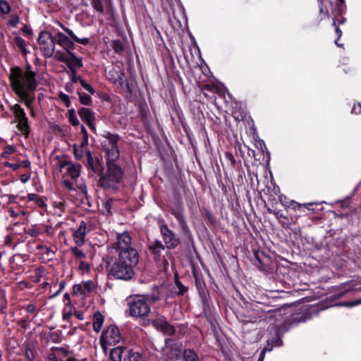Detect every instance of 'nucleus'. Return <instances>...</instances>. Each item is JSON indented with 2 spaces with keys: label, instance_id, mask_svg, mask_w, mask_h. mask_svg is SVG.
I'll list each match as a JSON object with an SVG mask.
<instances>
[{
  "label": "nucleus",
  "instance_id": "1",
  "mask_svg": "<svg viewBox=\"0 0 361 361\" xmlns=\"http://www.w3.org/2000/svg\"><path fill=\"white\" fill-rule=\"evenodd\" d=\"M9 80L14 93L20 100L29 106L30 101H35V91L38 86L36 73L31 69V66L27 63L26 69L19 66L11 68Z\"/></svg>",
  "mask_w": 361,
  "mask_h": 361
},
{
  "label": "nucleus",
  "instance_id": "2",
  "mask_svg": "<svg viewBox=\"0 0 361 361\" xmlns=\"http://www.w3.org/2000/svg\"><path fill=\"white\" fill-rule=\"evenodd\" d=\"M107 170L102 173L100 183L102 187L116 189L122 180L124 172L121 167L115 162L106 163Z\"/></svg>",
  "mask_w": 361,
  "mask_h": 361
},
{
  "label": "nucleus",
  "instance_id": "3",
  "mask_svg": "<svg viewBox=\"0 0 361 361\" xmlns=\"http://www.w3.org/2000/svg\"><path fill=\"white\" fill-rule=\"evenodd\" d=\"M102 147L105 153L106 161L115 162L120 156L118 144L120 137L118 134L106 132L103 135Z\"/></svg>",
  "mask_w": 361,
  "mask_h": 361
},
{
  "label": "nucleus",
  "instance_id": "4",
  "mask_svg": "<svg viewBox=\"0 0 361 361\" xmlns=\"http://www.w3.org/2000/svg\"><path fill=\"white\" fill-rule=\"evenodd\" d=\"M150 302L144 295L135 296L129 302V311L132 317H142L150 312Z\"/></svg>",
  "mask_w": 361,
  "mask_h": 361
},
{
  "label": "nucleus",
  "instance_id": "5",
  "mask_svg": "<svg viewBox=\"0 0 361 361\" xmlns=\"http://www.w3.org/2000/svg\"><path fill=\"white\" fill-rule=\"evenodd\" d=\"M134 270L130 265L118 259L111 267L109 274L116 279L128 281L134 276Z\"/></svg>",
  "mask_w": 361,
  "mask_h": 361
},
{
  "label": "nucleus",
  "instance_id": "6",
  "mask_svg": "<svg viewBox=\"0 0 361 361\" xmlns=\"http://www.w3.org/2000/svg\"><path fill=\"white\" fill-rule=\"evenodd\" d=\"M106 77L107 80L111 81L115 85L123 87V92L128 94L131 93L128 82L119 67L111 66L109 68H106Z\"/></svg>",
  "mask_w": 361,
  "mask_h": 361
},
{
  "label": "nucleus",
  "instance_id": "7",
  "mask_svg": "<svg viewBox=\"0 0 361 361\" xmlns=\"http://www.w3.org/2000/svg\"><path fill=\"white\" fill-rule=\"evenodd\" d=\"M37 42L40 51L45 58H50L54 55L55 50V36L47 31L41 32L38 36Z\"/></svg>",
  "mask_w": 361,
  "mask_h": 361
},
{
  "label": "nucleus",
  "instance_id": "8",
  "mask_svg": "<svg viewBox=\"0 0 361 361\" xmlns=\"http://www.w3.org/2000/svg\"><path fill=\"white\" fill-rule=\"evenodd\" d=\"M158 226L166 247L167 249L176 248L180 243V239L169 228L164 219L159 220Z\"/></svg>",
  "mask_w": 361,
  "mask_h": 361
},
{
  "label": "nucleus",
  "instance_id": "9",
  "mask_svg": "<svg viewBox=\"0 0 361 361\" xmlns=\"http://www.w3.org/2000/svg\"><path fill=\"white\" fill-rule=\"evenodd\" d=\"M56 58L60 61L65 63L73 73H75L77 68L82 66V59L78 57L73 51L68 53L57 51Z\"/></svg>",
  "mask_w": 361,
  "mask_h": 361
},
{
  "label": "nucleus",
  "instance_id": "10",
  "mask_svg": "<svg viewBox=\"0 0 361 361\" xmlns=\"http://www.w3.org/2000/svg\"><path fill=\"white\" fill-rule=\"evenodd\" d=\"M11 110L13 111L15 118L18 121L17 127L19 130L23 134H28L30 132V126L25 110L18 104L11 106Z\"/></svg>",
  "mask_w": 361,
  "mask_h": 361
},
{
  "label": "nucleus",
  "instance_id": "11",
  "mask_svg": "<svg viewBox=\"0 0 361 361\" xmlns=\"http://www.w3.org/2000/svg\"><path fill=\"white\" fill-rule=\"evenodd\" d=\"M71 353L68 346L53 347L51 352L48 355V359L50 361H78L70 356Z\"/></svg>",
  "mask_w": 361,
  "mask_h": 361
},
{
  "label": "nucleus",
  "instance_id": "12",
  "mask_svg": "<svg viewBox=\"0 0 361 361\" xmlns=\"http://www.w3.org/2000/svg\"><path fill=\"white\" fill-rule=\"evenodd\" d=\"M82 166L80 164L72 163L70 166L68 167L66 175L71 177L73 180L75 182V185L78 190L82 193L87 192V188L83 181L78 180L80 176Z\"/></svg>",
  "mask_w": 361,
  "mask_h": 361
},
{
  "label": "nucleus",
  "instance_id": "13",
  "mask_svg": "<svg viewBox=\"0 0 361 361\" xmlns=\"http://www.w3.org/2000/svg\"><path fill=\"white\" fill-rule=\"evenodd\" d=\"M118 259L125 262L128 265H130V267L133 269L139 262V254L135 248L121 250L118 252Z\"/></svg>",
  "mask_w": 361,
  "mask_h": 361
},
{
  "label": "nucleus",
  "instance_id": "14",
  "mask_svg": "<svg viewBox=\"0 0 361 361\" xmlns=\"http://www.w3.org/2000/svg\"><path fill=\"white\" fill-rule=\"evenodd\" d=\"M148 250L155 260H164L168 249L161 240L155 239L149 243Z\"/></svg>",
  "mask_w": 361,
  "mask_h": 361
},
{
  "label": "nucleus",
  "instance_id": "15",
  "mask_svg": "<svg viewBox=\"0 0 361 361\" xmlns=\"http://www.w3.org/2000/svg\"><path fill=\"white\" fill-rule=\"evenodd\" d=\"M152 324L165 336H173L176 331L175 326L171 324L163 316H159L157 319L153 320Z\"/></svg>",
  "mask_w": 361,
  "mask_h": 361
},
{
  "label": "nucleus",
  "instance_id": "16",
  "mask_svg": "<svg viewBox=\"0 0 361 361\" xmlns=\"http://www.w3.org/2000/svg\"><path fill=\"white\" fill-rule=\"evenodd\" d=\"M78 114L84 122L88 126L92 132L96 131L95 114L89 108L82 107L78 110Z\"/></svg>",
  "mask_w": 361,
  "mask_h": 361
},
{
  "label": "nucleus",
  "instance_id": "17",
  "mask_svg": "<svg viewBox=\"0 0 361 361\" xmlns=\"http://www.w3.org/2000/svg\"><path fill=\"white\" fill-rule=\"evenodd\" d=\"M56 44L61 47L65 51V53L72 51L74 49V42L68 37L63 33L57 31L55 33Z\"/></svg>",
  "mask_w": 361,
  "mask_h": 361
},
{
  "label": "nucleus",
  "instance_id": "18",
  "mask_svg": "<svg viewBox=\"0 0 361 361\" xmlns=\"http://www.w3.org/2000/svg\"><path fill=\"white\" fill-rule=\"evenodd\" d=\"M132 238L130 233L127 231L118 233L116 236V248L118 252L123 250L133 248L131 246Z\"/></svg>",
  "mask_w": 361,
  "mask_h": 361
},
{
  "label": "nucleus",
  "instance_id": "19",
  "mask_svg": "<svg viewBox=\"0 0 361 361\" xmlns=\"http://www.w3.org/2000/svg\"><path fill=\"white\" fill-rule=\"evenodd\" d=\"M172 214L175 216L178 221L182 231L184 233L189 231V227L187 224L185 217L183 214V209L181 204H178L172 209Z\"/></svg>",
  "mask_w": 361,
  "mask_h": 361
},
{
  "label": "nucleus",
  "instance_id": "20",
  "mask_svg": "<svg viewBox=\"0 0 361 361\" xmlns=\"http://www.w3.org/2000/svg\"><path fill=\"white\" fill-rule=\"evenodd\" d=\"M86 160L88 167L95 173H99L100 176L103 171L102 164L97 159H94L90 150L86 152Z\"/></svg>",
  "mask_w": 361,
  "mask_h": 361
},
{
  "label": "nucleus",
  "instance_id": "21",
  "mask_svg": "<svg viewBox=\"0 0 361 361\" xmlns=\"http://www.w3.org/2000/svg\"><path fill=\"white\" fill-rule=\"evenodd\" d=\"M87 226L85 221H81L77 230L73 233V240L77 246L80 247L84 244L87 233Z\"/></svg>",
  "mask_w": 361,
  "mask_h": 361
},
{
  "label": "nucleus",
  "instance_id": "22",
  "mask_svg": "<svg viewBox=\"0 0 361 361\" xmlns=\"http://www.w3.org/2000/svg\"><path fill=\"white\" fill-rule=\"evenodd\" d=\"M118 336H120V332L118 327L114 325H110L103 330L99 338H116Z\"/></svg>",
  "mask_w": 361,
  "mask_h": 361
},
{
  "label": "nucleus",
  "instance_id": "23",
  "mask_svg": "<svg viewBox=\"0 0 361 361\" xmlns=\"http://www.w3.org/2000/svg\"><path fill=\"white\" fill-rule=\"evenodd\" d=\"M312 312H314V308L307 307H303L300 312L295 316L293 320L298 322H305L311 319Z\"/></svg>",
  "mask_w": 361,
  "mask_h": 361
},
{
  "label": "nucleus",
  "instance_id": "24",
  "mask_svg": "<svg viewBox=\"0 0 361 361\" xmlns=\"http://www.w3.org/2000/svg\"><path fill=\"white\" fill-rule=\"evenodd\" d=\"M268 212L269 214H274L283 227L288 228L289 226H290L291 222L290 221L289 219L286 215H284L281 210H273L268 209Z\"/></svg>",
  "mask_w": 361,
  "mask_h": 361
},
{
  "label": "nucleus",
  "instance_id": "25",
  "mask_svg": "<svg viewBox=\"0 0 361 361\" xmlns=\"http://www.w3.org/2000/svg\"><path fill=\"white\" fill-rule=\"evenodd\" d=\"M268 330L270 332V334L271 335V338H277L279 339L281 337L283 336V332L286 331L285 329V326H278L276 325H269L268 327Z\"/></svg>",
  "mask_w": 361,
  "mask_h": 361
},
{
  "label": "nucleus",
  "instance_id": "26",
  "mask_svg": "<svg viewBox=\"0 0 361 361\" xmlns=\"http://www.w3.org/2000/svg\"><path fill=\"white\" fill-rule=\"evenodd\" d=\"M104 322V317L99 312H97L94 314L92 319V326L93 329L96 332H99Z\"/></svg>",
  "mask_w": 361,
  "mask_h": 361
},
{
  "label": "nucleus",
  "instance_id": "27",
  "mask_svg": "<svg viewBox=\"0 0 361 361\" xmlns=\"http://www.w3.org/2000/svg\"><path fill=\"white\" fill-rule=\"evenodd\" d=\"M124 348L118 346L114 348L110 352V358L112 361H122V355L123 353Z\"/></svg>",
  "mask_w": 361,
  "mask_h": 361
},
{
  "label": "nucleus",
  "instance_id": "28",
  "mask_svg": "<svg viewBox=\"0 0 361 361\" xmlns=\"http://www.w3.org/2000/svg\"><path fill=\"white\" fill-rule=\"evenodd\" d=\"M183 361H200L197 354L191 349H186L183 352Z\"/></svg>",
  "mask_w": 361,
  "mask_h": 361
},
{
  "label": "nucleus",
  "instance_id": "29",
  "mask_svg": "<svg viewBox=\"0 0 361 361\" xmlns=\"http://www.w3.org/2000/svg\"><path fill=\"white\" fill-rule=\"evenodd\" d=\"M73 148L75 158L78 161L82 160V159L84 157V154H86V152L87 150L85 149L84 147H81V145L78 144H74Z\"/></svg>",
  "mask_w": 361,
  "mask_h": 361
},
{
  "label": "nucleus",
  "instance_id": "30",
  "mask_svg": "<svg viewBox=\"0 0 361 361\" xmlns=\"http://www.w3.org/2000/svg\"><path fill=\"white\" fill-rule=\"evenodd\" d=\"M111 48L118 54H122L124 51V45L121 40L114 39L111 44Z\"/></svg>",
  "mask_w": 361,
  "mask_h": 361
},
{
  "label": "nucleus",
  "instance_id": "31",
  "mask_svg": "<svg viewBox=\"0 0 361 361\" xmlns=\"http://www.w3.org/2000/svg\"><path fill=\"white\" fill-rule=\"evenodd\" d=\"M68 118L69 122L73 126H78L80 123V121L77 117L75 111L74 109H68Z\"/></svg>",
  "mask_w": 361,
  "mask_h": 361
},
{
  "label": "nucleus",
  "instance_id": "32",
  "mask_svg": "<svg viewBox=\"0 0 361 361\" xmlns=\"http://www.w3.org/2000/svg\"><path fill=\"white\" fill-rule=\"evenodd\" d=\"M282 345V340H271V342H269V340H268L267 346L264 347L262 351H264L265 354L267 352L271 351L274 346L279 347L281 346Z\"/></svg>",
  "mask_w": 361,
  "mask_h": 361
},
{
  "label": "nucleus",
  "instance_id": "33",
  "mask_svg": "<svg viewBox=\"0 0 361 361\" xmlns=\"http://www.w3.org/2000/svg\"><path fill=\"white\" fill-rule=\"evenodd\" d=\"M226 340H217L218 341V345L220 346L221 350L224 355L225 356L226 359L228 361H231V350L227 346H224L223 343H225Z\"/></svg>",
  "mask_w": 361,
  "mask_h": 361
},
{
  "label": "nucleus",
  "instance_id": "34",
  "mask_svg": "<svg viewBox=\"0 0 361 361\" xmlns=\"http://www.w3.org/2000/svg\"><path fill=\"white\" fill-rule=\"evenodd\" d=\"M123 361H143V358L139 353L130 351Z\"/></svg>",
  "mask_w": 361,
  "mask_h": 361
},
{
  "label": "nucleus",
  "instance_id": "35",
  "mask_svg": "<svg viewBox=\"0 0 361 361\" xmlns=\"http://www.w3.org/2000/svg\"><path fill=\"white\" fill-rule=\"evenodd\" d=\"M14 43L20 51H22L27 46L25 40L18 36L15 37Z\"/></svg>",
  "mask_w": 361,
  "mask_h": 361
},
{
  "label": "nucleus",
  "instance_id": "36",
  "mask_svg": "<svg viewBox=\"0 0 361 361\" xmlns=\"http://www.w3.org/2000/svg\"><path fill=\"white\" fill-rule=\"evenodd\" d=\"M11 9V6L6 0H0V13L3 14H8Z\"/></svg>",
  "mask_w": 361,
  "mask_h": 361
},
{
  "label": "nucleus",
  "instance_id": "37",
  "mask_svg": "<svg viewBox=\"0 0 361 361\" xmlns=\"http://www.w3.org/2000/svg\"><path fill=\"white\" fill-rule=\"evenodd\" d=\"M7 300L6 298V292L0 289V312H4L6 309Z\"/></svg>",
  "mask_w": 361,
  "mask_h": 361
},
{
  "label": "nucleus",
  "instance_id": "38",
  "mask_svg": "<svg viewBox=\"0 0 361 361\" xmlns=\"http://www.w3.org/2000/svg\"><path fill=\"white\" fill-rule=\"evenodd\" d=\"M63 185L69 191H76L78 189L75 185V182L74 180H70L68 179H63L62 181Z\"/></svg>",
  "mask_w": 361,
  "mask_h": 361
},
{
  "label": "nucleus",
  "instance_id": "39",
  "mask_svg": "<svg viewBox=\"0 0 361 361\" xmlns=\"http://www.w3.org/2000/svg\"><path fill=\"white\" fill-rule=\"evenodd\" d=\"M290 204L293 206V209L294 210L300 209L302 207L307 209L308 210H312L311 207L313 205V203H305L302 204L292 200L290 202Z\"/></svg>",
  "mask_w": 361,
  "mask_h": 361
},
{
  "label": "nucleus",
  "instance_id": "40",
  "mask_svg": "<svg viewBox=\"0 0 361 361\" xmlns=\"http://www.w3.org/2000/svg\"><path fill=\"white\" fill-rule=\"evenodd\" d=\"M341 8L338 9V16H335L333 18V25H338L339 27L340 25L343 24L345 22V18L341 16L340 12Z\"/></svg>",
  "mask_w": 361,
  "mask_h": 361
},
{
  "label": "nucleus",
  "instance_id": "41",
  "mask_svg": "<svg viewBox=\"0 0 361 361\" xmlns=\"http://www.w3.org/2000/svg\"><path fill=\"white\" fill-rule=\"evenodd\" d=\"M91 4L94 9L98 13H104V6L101 0H91Z\"/></svg>",
  "mask_w": 361,
  "mask_h": 361
},
{
  "label": "nucleus",
  "instance_id": "42",
  "mask_svg": "<svg viewBox=\"0 0 361 361\" xmlns=\"http://www.w3.org/2000/svg\"><path fill=\"white\" fill-rule=\"evenodd\" d=\"M71 251L73 253V255L75 256L77 259H84L85 257V254L82 250H79L77 246L71 247Z\"/></svg>",
  "mask_w": 361,
  "mask_h": 361
},
{
  "label": "nucleus",
  "instance_id": "43",
  "mask_svg": "<svg viewBox=\"0 0 361 361\" xmlns=\"http://www.w3.org/2000/svg\"><path fill=\"white\" fill-rule=\"evenodd\" d=\"M73 162L68 159H62L59 160L57 165L59 167V171L61 172L63 169H66L67 170L68 167L71 165Z\"/></svg>",
  "mask_w": 361,
  "mask_h": 361
},
{
  "label": "nucleus",
  "instance_id": "44",
  "mask_svg": "<svg viewBox=\"0 0 361 361\" xmlns=\"http://www.w3.org/2000/svg\"><path fill=\"white\" fill-rule=\"evenodd\" d=\"M79 96H80V102L81 104H82L84 105H90L92 103V98H91L90 95L85 94V93H82V94H79Z\"/></svg>",
  "mask_w": 361,
  "mask_h": 361
},
{
  "label": "nucleus",
  "instance_id": "45",
  "mask_svg": "<svg viewBox=\"0 0 361 361\" xmlns=\"http://www.w3.org/2000/svg\"><path fill=\"white\" fill-rule=\"evenodd\" d=\"M59 98L64 104L66 107H69L71 105V101L68 94L61 92L59 94Z\"/></svg>",
  "mask_w": 361,
  "mask_h": 361
},
{
  "label": "nucleus",
  "instance_id": "46",
  "mask_svg": "<svg viewBox=\"0 0 361 361\" xmlns=\"http://www.w3.org/2000/svg\"><path fill=\"white\" fill-rule=\"evenodd\" d=\"M176 286L178 289L176 292L178 295H183L188 290V288L178 280L176 281Z\"/></svg>",
  "mask_w": 361,
  "mask_h": 361
},
{
  "label": "nucleus",
  "instance_id": "47",
  "mask_svg": "<svg viewBox=\"0 0 361 361\" xmlns=\"http://www.w3.org/2000/svg\"><path fill=\"white\" fill-rule=\"evenodd\" d=\"M20 18L16 15H13L11 16L10 19L8 21V25L11 27H15L19 23Z\"/></svg>",
  "mask_w": 361,
  "mask_h": 361
},
{
  "label": "nucleus",
  "instance_id": "48",
  "mask_svg": "<svg viewBox=\"0 0 361 361\" xmlns=\"http://www.w3.org/2000/svg\"><path fill=\"white\" fill-rule=\"evenodd\" d=\"M14 152V147L11 145H8L5 147L4 152L1 153V157L2 158H7L10 154Z\"/></svg>",
  "mask_w": 361,
  "mask_h": 361
},
{
  "label": "nucleus",
  "instance_id": "49",
  "mask_svg": "<svg viewBox=\"0 0 361 361\" xmlns=\"http://www.w3.org/2000/svg\"><path fill=\"white\" fill-rule=\"evenodd\" d=\"M80 83L81 86L87 90L90 94H93L94 93V90L92 87L87 84L84 80L80 79Z\"/></svg>",
  "mask_w": 361,
  "mask_h": 361
},
{
  "label": "nucleus",
  "instance_id": "50",
  "mask_svg": "<svg viewBox=\"0 0 361 361\" xmlns=\"http://www.w3.org/2000/svg\"><path fill=\"white\" fill-rule=\"evenodd\" d=\"M74 42L79 43L82 45H87L90 42V39L87 37L79 38L76 35L73 39Z\"/></svg>",
  "mask_w": 361,
  "mask_h": 361
},
{
  "label": "nucleus",
  "instance_id": "51",
  "mask_svg": "<svg viewBox=\"0 0 361 361\" xmlns=\"http://www.w3.org/2000/svg\"><path fill=\"white\" fill-rule=\"evenodd\" d=\"M84 288L88 292H92L94 288V284L92 281H87L84 283Z\"/></svg>",
  "mask_w": 361,
  "mask_h": 361
},
{
  "label": "nucleus",
  "instance_id": "52",
  "mask_svg": "<svg viewBox=\"0 0 361 361\" xmlns=\"http://www.w3.org/2000/svg\"><path fill=\"white\" fill-rule=\"evenodd\" d=\"M360 304H361V298L359 299V300L353 301V302H343L341 305V306H345V307H353V306H355V305H358Z\"/></svg>",
  "mask_w": 361,
  "mask_h": 361
},
{
  "label": "nucleus",
  "instance_id": "53",
  "mask_svg": "<svg viewBox=\"0 0 361 361\" xmlns=\"http://www.w3.org/2000/svg\"><path fill=\"white\" fill-rule=\"evenodd\" d=\"M26 345H27V349H26V352H25L26 357L30 360H32L34 359V357H35L33 352H32V350L31 349H30V348H29L30 344L29 343H27Z\"/></svg>",
  "mask_w": 361,
  "mask_h": 361
},
{
  "label": "nucleus",
  "instance_id": "54",
  "mask_svg": "<svg viewBox=\"0 0 361 361\" xmlns=\"http://www.w3.org/2000/svg\"><path fill=\"white\" fill-rule=\"evenodd\" d=\"M352 114H359L361 113V104L359 102L357 104H354L351 110Z\"/></svg>",
  "mask_w": 361,
  "mask_h": 361
},
{
  "label": "nucleus",
  "instance_id": "55",
  "mask_svg": "<svg viewBox=\"0 0 361 361\" xmlns=\"http://www.w3.org/2000/svg\"><path fill=\"white\" fill-rule=\"evenodd\" d=\"M34 102L35 101H30V102L29 103V106L27 105H25V106L30 110V116L32 118H35L36 114H37L35 110L33 108V105H32Z\"/></svg>",
  "mask_w": 361,
  "mask_h": 361
},
{
  "label": "nucleus",
  "instance_id": "56",
  "mask_svg": "<svg viewBox=\"0 0 361 361\" xmlns=\"http://www.w3.org/2000/svg\"><path fill=\"white\" fill-rule=\"evenodd\" d=\"M79 269L82 271H87L90 269L89 264L84 261H80L79 264Z\"/></svg>",
  "mask_w": 361,
  "mask_h": 361
},
{
  "label": "nucleus",
  "instance_id": "57",
  "mask_svg": "<svg viewBox=\"0 0 361 361\" xmlns=\"http://www.w3.org/2000/svg\"><path fill=\"white\" fill-rule=\"evenodd\" d=\"M27 313H33L36 310V306L34 304H28L25 307Z\"/></svg>",
  "mask_w": 361,
  "mask_h": 361
},
{
  "label": "nucleus",
  "instance_id": "58",
  "mask_svg": "<svg viewBox=\"0 0 361 361\" xmlns=\"http://www.w3.org/2000/svg\"><path fill=\"white\" fill-rule=\"evenodd\" d=\"M36 204H37L38 207H42V208H44L47 206V204L45 203L44 200L41 197H39L38 198H37Z\"/></svg>",
  "mask_w": 361,
  "mask_h": 361
},
{
  "label": "nucleus",
  "instance_id": "59",
  "mask_svg": "<svg viewBox=\"0 0 361 361\" xmlns=\"http://www.w3.org/2000/svg\"><path fill=\"white\" fill-rule=\"evenodd\" d=\"M279 201L283 206H285V207L289 206L290 202H288L286 200V197L285 195H279Z\"/></svg>",
  "mask_w": 361,
  "mask_h": 361
},
{
  "label": "nucleus",
  "instance_id": "60",
  "mask_svg": "<svg viewBox=\"0 0 361 361\" xmlns=\"http://www.w3.org/2000/svg\"><path fill=\"white\" fill-rule=\"evenodd\" d=\"M345 286H346V288H345V292H348V291H352V290L361 291V286L358 287V288H353L350 284H346Z\"/></svg>",
  "mask_w": 361,
  "mask_h": 361
},
{
  "label": "nucleus",
  "instance_id": "61",
  "mask_svg": "<svg viewBox=\"0 0 361 361\" xmlns=\"http://www.w3.org/2000/svg\"><path fill=\"white\" fill-rule=\"evenodd\" d=\"M4 165L5 166L12 168L13 170H17L20 167L19 164H12L8 161L6 162Z\"/></svg>",
  "mask_w": 361,
  "mask_h": 361
},
{
  "label": "nucleus",
  "instance_id": "62",
  "mask_svg": "<svg viewBox=\"0 0 361 361\" xmlns=\"http://www.w3.org/2000/svg\"><path fill=\"white\" fill-rule=\"evenodd\" d=\"M64 31L68 35V36L72 39H73V38L75 37V35L74 34V32L70 28H68V27L64 28Z\"/></svg>",
  "mask_w": 361,
  "mask_h": 361
},
{
  "label": "nucleus",
  "instance_id": "63",
  "mask_svg": "<svg viewBox=\"0 0 361 361\" xmlns=\"http://www.w3.org/2000/svg\"><path fill=\"white\" fill-rule=\"evenodd\" d=\"M38 197H39L38 195L35 193H30L27 195V198L30 201H35L36 202V200Z\"/></svg>",
  "mask_w": 361,
  "mask_h": 361
},
{
  "label": "nucleus",
  "instance_id": "64",
  "mask_svg": "<svg viewBox=\"0 0 361 361\" xmlns=\"http://www.w3.org/2000/svg\"><path fill=\"white\" fill-rule=\"evenodd\" d=\"M80 145H81V147L86 148L88 145V137H82V142Z\"/></svg>",
  "mask_w": 361,
  "mask_h": 361
}]
</instances>
